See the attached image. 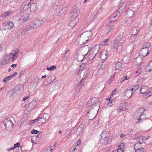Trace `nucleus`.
Wrapping results in <instances>:
<instances>
[{
	"mask_svg": "<svg viewBox=\"0 0 152 152\" xmlns=\"http://www.w3.org/2000/svg\"><path fill=\"white\" fill-rule=\"evenodd\" d=\"M78 8L77 7H74L72 11L69 15L70 20L69 24L70 27L74 26L78 21V19L77 18L78 15Z\"/></svg>",
	"mask_w": 152,
	"mask_h": 152,
	"instance_id": "f257e3e1",
	"label": "nucleus"
},
{
	"mask_svg": "<svg viewBox=\"0 0 152 152\" xmlns=\"http://www.w3.org/2000/svg\"><path fill=\"white\" fill-rule=\"evenodd\" d=\"M29 5V3L27 4L23 3L20 8V14L22 17L21 19L23 21H26L28 19Z\"/></svg>",
	"mask_w": 152,
	"mask_h": 152,
	"instance_id": "f03ea898",
	"label": "nucleus"
},
{
	"mask_svg": "<svg viewBox=\"0 0 152 152\" xmlns=\"http://www.w3.org/2000/svg\"><path fill=\"white\" fill-rule=\"evenodd\" d=\"M92 35V32L91 31L85 32L81 34L80 40L82 43H85L91 38Z\"/></svg>",
	"mask_w": 152,
	"mask_h": 152,
	"instance_id": "7ed1b4c3",
	"label": "nucleus"
},
{
	"mask_svg": "<svg viewBox=\"0 0 152 152\" xmlns=\"http://www.w3.org/2000/svg\"><path fill=\"white\" fill-rule=\"evenodd\" d=\"M91 105L88 107V110L94 109L93 111L95 112V113L98 110L99 107V102L98 99L95 98H93L91 101Z\"/></svg>",
	"mask_w": 152,
	"mask_h": 152,
	"instance_id": "20e7f679",
	"label": "nucleus"
},
{
	"mask_svg": "<svg viewBox=\"0 0 152 152\" xmlns=\"http://www.w3.org/2000/svg\"><path fill=\"white\" fill-rule=\"evenodd\" d=\"M101 141L102 143L104 144H106L108 143V139L109 136V134L108 132L104 131L101 134Z\"/></svg>",
	"mask_w": 152,
	"mask_h": 152,
	"instance_id": "39448f33",
	"label": "nucleus"
},
{
	"mask_svg": "<svg viewBox=\"0 0 152 152\" xmlns=\"http://www.w3.org/2000/svg\"><path fill=\"white\" fill-rule=\"evenodd\" d=\"M3 124L7 131L10 132L12 130L14 124L10 120H6L3 122Z\"/></svg>",
	"mask_w": 152,
	"mask_h": 152,
	"instance_id": "423d86ee",
	"label": "nucleus"
},
{
	"mask_svg": "<svg viewBox=\"0 0 152 152\" xmlns=\"http://www.w3.org/2000/svg\"><path fill=\"white\" fill-rule=\"evenodd\" d=\"M120 15V12L119 11H115L110 16V21L112 22L116 21Z\"/></svg>",
	"mask_w": 152,
	"mask_h": 152,
	"instance_id": "0eeeda50",
	"label": "nucleus"
},
{
	"mask_svg": "<svg viewBox=\"0 0 152 152\" xmlns=\"http://www.w3.org/2000/svg\"><path fill=\"white\" fill-rule=\"evenodd\" d=\"M145 110L143 107H141L137 111L134 112V118L136 119L140 117H142V114L145 111Z\"/></svg>",
	"mask_w": 152,
	"mask_h": 152,
	"instance_id": "6e6552de",
	"label": "nucleus"
},
{
	"mask_svg": "<svg viewBox=\"0 0 152 152\" xmlns=\"http://www.w3.org/2000/svg\"><path fill=\"white\" fill-rule=\"evenodd\" d=\"M19 52L20 50H19L17 49H15L12 51L11 53L9 54V55H12L11 58H12L13 61H14L18 58Z\"/></svg>",
	"mask_w": 152,
	"mask_h": 152,
	"instance_id": "1a4fd4ad",
	"label": "nucleus"
},
{
	"mask_svg": "<svg viewBox=\"0 0 152 152\" xmlns=\"http://www.w3.org/2000/svg\"><path fill=\"white\" fill-rule=\"evenodd\" d=\"M37 27L36 24H35L34 21L31 22L29 25H27L25 26L23 29L26 31H29L32 30L33 29Z\"/></svg>",
	"mask_w": 152,
	"mask_h": 152,
	"instance_id": "9d476101",
	"label": "nucleus"
},
{
	"mask_svg": "<svg viewBox=\"0 0 152 152\" xmlns=\"http://www.w3.org/2000/svg\"><path fill=\"white\" fill-rule=\"evenodd\" d=\"M3 24L5 28L8 29H11L14 26L13 23L10 20L5 21Z\"/></svg>",
	"mask_w": 152,
	"mask_h": 152,
	"instance_id": "9b49d317",
	"label": "nucleus"
},
{
	"mask_svg": "<svg viewBox=\"0 0 152 152\" xmlns=\"http://www.w3.org/2000/svg\"><path fill=\"white\" fill-rule=\"evenodd\" d=\"M11 56L10 57V56L8 54H5L4 55L1 59V64L2 65H4L8 63Z\"/></svg>",
	"mask_w": 152,
	"mask_h": 152,
	"instance_id": "f8f14e48",
	"label": "nucleus"
},
{
	"mask_svg": "<svg viewBox=\"0 0 152 152\" xmlns=\"http://www.w3.org/2000/svg\"><path fill=\"white\" fill-rule=\"evenodd\" d=\"M96 55L93 53H91L90 52L88 51L87 53L85 55V56L83 58H87L89 59V60H91L93 59L95 56Z\"/></svg>",
	"mask_w": 152,
	"mask_h": 152,
	"instance_id": "ddd939ff",
	"label": "nucleus"
},
{
	"mask_svg": "<svg viewBox=\"0 0 152 152\" xmlns=\"http://www.w3.org/2000/svg\"><path fill=\"white\" fill-rule=\"evenodd\" d=\"M99 45L96 44L92 47L89 51L91 53H93L94 54L96 55L99 49Z\"/></svg>",
	"mask_w": 152,
	"mask_h": 152,
	"instance_id": "4468645a",
	"label": "nucleus"
},
{
	"mask_svg": "<svg viewBox=\"0 0 152 152\" xmlns=\"http://www.w3.org/2000/svg\"><path fill=\"white\" fill-rule=\"evenodd\" d=\"M50 116L49 114L48 113H45L43 115H41V116L39 117V118H40V120L42 118H44L42 121V122L43 123H45L46 121L48 120Z\"/></svg>",
	"mask_w": 152,
	"mask_h": 152,
	"instance_id": "2eb2a0df",
	"label": "nucleus"
},
{
	"mask_svg": "<svg viewBox=\"0 0 152 152\" xmlns=\"http://www.w3.org/2000/svg\"><path fill=\"white\" fill-rule=\"evenodd\" d=\"M107 52L106 50H102V52L101 53L100 57L101 58L102 60H105L107 58Z\"/></svg>",
	"mask_w": 152,
	"mask_h": 152,
	"instance_id": "dca6fc26",
	"label": "nucleus"
},
{
	"mask_svg": "<svg viewBox=\"0 0 152 152\" xmlns=\"http://www.w3.org/2000/svg\"><path fill=\"white\" fill-rule=\"evenodd\" d=\"M34 22L37 27H39L43 24L44 22L42 19H37L35 20Z\"/></svg>",
	"mask_w": 152,
	"mask_h": 152,
	"instance_id": "f3484780",
	"label": "nucleus"
},
{
	"mask_svg": "<svg viewBox=\"0 0 152 152\" xmlns=\"http://www.w3.org/2000/svg\"><path fill=\"white\" fill-rule=\"evenodd\" d=\"M142 62V60L141 56H139L136 57L134 62L135 64V62L138 65H140Z\"/></svg>",
	"mask_w": 152,
	"mask_h": 152,
	"instance_id": "a211bd4d",
	"label": "nucleus"
},
{
	"mask_svg": "<svg viewBox=\"0 0 152 152\" xmlns=\"http://www.w3.org/2000/svg\"><path fill=\"white\" fill-rule=\"evenodd\" d=\"M145 47H143L142 49L144 50H147L148 51L147 52L146 55L144 56V57L146 56H147V55L148 54L149 52H148V48L151 45V44L150 43L148 42H146L145 43Z\"/></svg>",
	"mask_w": 152,
	"mask_h": 152,
	"instance_id": "6ab92c4d",
	"label": "nucleus"
},
{
	"mask_svg": "<svg viewBox=\"0 0 152 152\" xmlns=\"http://www.w3.org/2000/svg\"><path fill=\"white\" fill-rule=\"evenodd\" d=\"M145 70L146 72H152V61L147 65L145 67Z\"/></svg>",
	"mask_w": 152,
	"mask_h": 152,
	"instance_id": "aec40b11",
	"label": "nucleus"
},
{
	"mask_svg": "<svg viewBox=\"0 0 152 152\" xmlns=\"http://www.w3.org/2000/svg\"><path fill=\"white\" fill-rule=\"evenodd\" d=\"M133 91V88L131 89L127 90L125 92V94L127 97H130L132 94V91Z\"/></svg>",
	"mask_w": 152,
	"mask_h": 152,
	"instance_id": "412c9836",
	"label": "nucleus"
},
{
	"mask_svg": "<svg viewBox=\"0 0 152 152\" xmlns=\"http://www.w3.org/2000/svg\"><path fill=\"white\" fill-rule=\"evenodd\" d=\"M152 96V87L150 88H148L146 94L144 95V97L147 98Z\"/></svg>",
	"mask_w": 152,
	"mask_h": 152,
	"instance_id": "4be33fe9",
	"label": "nucleus"
},
{
	"mask_svg": "<svg viewBox=\"0 0 152 152\" xmlns=\"http://www.w3.org/2000/svg\"><path fill=\"white\" fill-rule=\"evenodd\" d=\"M125 148L124 144L123 143H121L118 146L116 151H118V152H124Z\"/></svg>",
	"mask_w": 152,
	"mask_h": 152,
	"instance_id": "5701e85b",
	"label": "nucleus"
},
{
	"mask_svg": "<svg viewBox=\"0 0 152 152\" xmlns=\"http://www.w3.org/2000/svg\"><path fill=\"white\" fill-rule=\"evenodd\" d=\"M30 9L31 12H34L37 10V5L35 3L31 4L30 6Z\"/></svg>",
	"mask_w": 152,
	"mask_h": 152,
	"instance_id": "b1692460",
	"label": "nucleus"
},
{
	"mask_svg": "<svg viewBox=\"0 0 152 152\" xmlns=\"http://www.w3.org/2000/svg\"><path fill=\"white\" fill-rule=\"evenodd\" d=\"M148 88L146 86H142L140 88V91L142 94H146Z\"/></svg>",
	"mask_w": 152,
	"mask_h": 152,
	"instance_id": "393cba45",
	"label": "nucleus"
},
{
	"mask_svg": "<svg viewBox=\"0 0 152 152\" xmlns=\"http://www.w3.org/2000/svg\"><path fill=\"white\" fill-rule=\"evenodd\" d=\"M83 125L81 124L80 125L79 127L78 128L76 131V134H80L82 133L83 130Z\"/></svg>",
	"mask_w": 152,
	"mask_h": 152,
	"instance_id": "a878e982",
	"label": "nucleus"
},
{
	"mask_svg": "<svg viewBox=\"0 0 152 152\" xmlns=\"http://www.w3.org/2000/svg\"><path fill=\"white\" fill-rule=\"evenodd\" d=\"M127 16L130 18L133 16V11L131 10H128L126 11Z\"/></svg>",
	"mask_w": 152,
	"mask_h": 152,
	"instance_id": "bb28decb",
	"label": "nucleus"
},
{
	"mask_svg": "<svg viewBox=\"0 0 152 152\" xmlns=\"http://www.w3.org/2000/svg\"><path fill=\"white\" fill-rule=\"evenodd\" d=\"M70 54L69 50H67L65 51V53L63 61L66 60V59L68 57Z\"/></svg>",
	"mask_w": 152,
	"mask_h": 152,
	"instance_id": "cd10ccee",
	"label": "nucleus"
},
{
	"mask_svg": "<svg viewBox=\"0 0 152 152\" xmlns=\"http://www.w3.org/2000/svg\"><path fill=\"white\" fill-rule=\"evenodd\" d=\"M122 37L123 36L121 34L118 35V36H117L115 39V42H120L121 41V39L122 38Z\"/></svg>",
	"mask_w": 152,
	"mask_h": 152,
	"instance_id": "c85d7f7f",
	"label": "nucleus"
},
{
	"mask_svg": "<svg viewBox=\"0 0 152 152\" xmlns=\"http://www.w3.org/2000/svg\"><path fill=\"white\" fill-rule=\"evenodd\" d=\"M129 61V58L125 56L123 58L122 62L123 63L127 64Z\"/></svg>",
	"mask_w": 152,
	"mask_h": 152,
	"instance_id": "c756f323",
	"label": "nucleus"
},
{
	"mask_svg": "<svg viewBox=\"0 0 152 152\" xmlns=\"http://www.w3.org/2000/svg\"><path fill=\"white\" fill-rule=\"evenodd\" d=\"M115 28L114 26L110 25L107 26V30H108V32L111 31L112 30Z\"/></svg>",
	"mask_w": 152,
	"mask_h": 152,
	"instance_id": "7c9ffc66",
	"label": "nucleus"
},
{
	"mask_svg": "<svg viewBox=\"0 0 152 152\" xmlns=\"http://www.w3.org/2000/svg\"><path fill=\"white\" fill-rule=\"evenodd\" d=\"M12 76L10 75L6 77L3 80V82L4 83H5L6 82L8 81L9 80H11L12 78Z\"/></svg>",
	"mask_w": 152,
	"mask_h": 152,
	"instance_id": "2f4dec72",
	"label": "nucleus"
},
{
	"mask_svg": "<svg viewBox=\"0 0 152 152\" xmlns=\"http://www.w3.org/2000/svg\"><path fill=\"white\" fill-rule=\"evenodd\" d=\"M123 48V47L122 45H118L116 48L117 51L120 53L122 50Z\"/></svg>",
	"mask_w": 152,
	"mask_h": 152,
	"instance_id": "473e14b6",
	"label": "nucleus"
},
{
	"mask_svg": "<svg viewBox=\"0 0 152 152\" xmlns=\"http://www.w3.org/2000/svg\"><path fill=\"white\" fill-rule=\"evenodd\" d=\"M109 39H107L104 40V41L102 42L99 45V46L100 45L102 46L106 45L107 44V43L108 42H109Z\"/></svg>",
	"mask_w": 152,
	"mask_h": 152,
	"instance_id": "72a5a7b5",
	"label": "nucleus"
},
{
	"mask_svg": "<svg viewBox=\"0 0 152 152\" xmlns=\"http://www.w3.org/2000/svg\"><path fill=\"white\" fill-rule=\"evenodd\" d=\"M96 13H93L91 14L90 15V16L89 17V19L90 20H92L94 19L95 17L96 16Z\"/></svg>",
	"mask_w": 152,
	"mask_h": 152,
	"instance_id": "f704fd0d",
	"label": "nucleus"
},
{
	"mask_svg": "<svg viewBox=\"0 0 152 152\" xmlns=\"http://www.w3.org/2000/svg\"><path fill=\"white\" fill-rule=\"evenodd\" d=\"M140 136L138 137L137 138H135V139H136L137 141V142L135 144V148H134L135 149H136L135 147H136L138 144H140V141L141 140V139H140Z\"/></svg>",
	"mask_w": 152,
	"mask_h": 152,
	"instance_id": "c9c22d12",
	"label": "nucleus"
},
{
	"mask_svg": "<svg viewBox=\"0 0 152 152\" xmlns=\"http://www.w3.org/2000/svg\"><path fill=\"white\" fill-rule=\"evenodd\" d=\"M140 139H141V140L140 141V144H141L142 143H144V141H145L148 138H146L145 137L143 136H140Z\"/></svg>",
	"mask_w": 152,
	"mask_h": 152,
	"instance_id": "e433bc0d",
	"label": "nucleus"
},
{
	"mask_svg": "<svg viewBox=\"0 0 152 152\" xmlns=\"http://www.w3.org/2000/svg\"><path fill=\"white\" fill-rule=\"evenodd\" d=\"M141 72V69H139L137 71H135V73L134 74V75L135 77H137L138 76Z\"/></svg>",
	"mask_w": 152,
	"mask_h": 152,
	"instance_id": "4c0bfd02",
	"label": "nucleus"
},
{
	"mask_svg": "<svg viewBox=\"0 0 152 152\" xmlns=\"http://www.w3.org/2000/svg\"><path fill=\"white\" fill-rule=\"evenodd\" d=\"M56 66H55L54 65H53L51 66L50 67H49L48 66H47V69L48 70H53L55 69L56 68Z\"/></svg>",
	"mask_w": 152,
	"mask_h": 152,
	"instance_id": "58836bf2",
	"label": "nucleus"
},
{
	"mask_svg": "<svg viewBox=\"0 0 152 152\" xmlns=\"http://www.w3.org/2000/svg\"><path fill=\"white\" fill-rule=\"evenodd\" d=\"M121 63L120 62H118L115 65V68L116 69H119L121 66Z\"/></svg>",
	"mask_w": 152,
	"mask_h": 152,
	"instance_id": "ea45409f",
	"label": "nucleus"
},
{
	"mask_svg": "<svg viewBox=\"0 0 152 152\" xmlns=\"http://www.w3.org/2000/svg\"><path fill=\"white\" fill-rule=\"evenodd\" d=\"M87 113L88 114H89V115H88L89 117L88 119L89 120H91L93 119L95 117V113L94 114V115H93L91 117H89V115L92 113V112L90 111V112H88Z\"/></svg>",
	"mask_w": 152,
	"mask_h": 152,
	"instance_id": "a19ab883",
	"label": "nucleus"
},
{
	"mask_svg": "<svg viewBox=\"0 0 152 152\" xmlns=\"http://www.w3.org/2000/svg\"><path fill=\"white\" fill-rule=\"evenodd\" d=\"M10 13V11H8L7 12H5L3 13V14L2 15V17L3 18H5L7 16H8L9 15Z\"/></svg>",
	"mask_w": 152,
	"mask_h": 152,
	"instance_id": "79ce46f5",
	"label": "nucleus"
},
{
	"mask_svg": "<svg viewBox=\"0 0 152 152\" xmlns=\"http://www.w3.org/2000/svg\"><path fill=\"white\" fill-rule=\"evenodd\" d=\"M144 148H139L137 149L135 152H144Z\"/></svg>",
	"mask_w": 152,
	"mask_h": 152,
	"instance_id": "37998d69",
	"label": "nucleus"
},
{
	"mask_svg": "<svg viewBox=\"0 0 152 152\" xmlns=\"http://www.w3.org/2000/svg\"><path fill=\"white\" fill-rule=\"evenodd\" d=\"M138 33V30L137 29V28L136 27H134V34L135 33V34H134V36L136 35Z\"/></svg>",
	"mask_w": 152,
	"mask_h": 152,
	"instance_id": "c03bdc74",
	"label": "nucleus"
},
{
	"mask_svg": "<svg viewBox=\"0 0 152 152\" xmlns=\"http://www.w3.org/2000/svg\"><path fill=\"white\" fill-rule=\"evenodd\" d=\"M123 108L121 106L119 107L116 109V110L118 112H120L122 111H123Z\"/></svg>",
	"mask_w": 152,
	"mask_h": 152,
	"instance_id": "a18cd8bd",
	"label": "nucleus"
},
{
	"mask_svg": "<svg viewBox=\"0 0 152 152\" xmlns=\"http://www.w3.org/2000/svg\"><path fill=\"white\" fill-rule=\"evenodd\" d=\"M40 118H37L35 119V120H32L30 122V124H34L35 122H36L39 120H40Z\"/></svg>",
	"mask_w": 152,
	"mask_h": 152,
	"instance_id": "49530a36",
	"label": "nucleus"
},
{
	"mask_svg": "<svg viewBox=\"0 0 152 152\" xmlns=\"http://www.w3.org/2000/svg\"><path fill=\"white\" fill-rule=\"evenodd\" d=\"M114 75H112L110 77L109 79L108 82L109 83H111L113 79H114Z\"/></svg>",
	"mask_w": 152,
	"mask_h": 152,
	"instance_id": "de8ad7c7",
	"label": "nucleus"
},
{
	"mask_svg": "<svg viewBox=\"0 0 152 152\" xmlns=\"http://www.w3.org/2000/svg\"><path fill=\"white\" fill-rule=\"evenodd\" d=\"M133 133V131L132 129H129L127 130V133L128 135H131Z\"/></svg>",
	"mask_w": 152,
	"mask_h": 152,
	"instance_id": "09e8293b",
	"label": "nucleus"
},
{
	"mask_svg": "<svg viewBox=\"0 0 152 152\" xmlns=\"http://www.w3.org/2000/svg\"><path fill=\"white\" fill-rule=\"evenodd\" d=\"M142 119V118L141 117H140L138 118L137 119V118H136V119H134L135 120V121L136 122V123L137 124Z\"/></svg>",
	"mask_w": 152,
	"mask_h": 152,
	"instance_id": "8fccbe9b",
	"label": "nucleus"
},
{
	"mask_svg": "<svg viewBox=\"0 0 152 152\" xmlns=\"http://www.w3.org/2000/svg\"><path fill=\"white\" fill-rule=\"evenodd\" d=\"M126 76H124L120 80V82L121 83H122L125 80H126Z\"/></svg>",
	"mask_w": 152,
	"mask_h": 152,
	"instance_id": "3c124183",
	"label": "nucleus"
},
{
	"mask_svg": "<svg viewBox=\"0 0 152 152\" xmlns=\"http://www.w3.org/2000/svg\"><path fill=\"white\" fill-rule=\"evenodd\" d=\"M20 146V144L19 142H18L16 143V144H15L14 147V149H15L16 147L18 148Z\"/></svg>",
	"mask_w": 152,
	"mask_h": 152,
	"instance_id": "603ef678",
	"label": "nucleus"
},
{
	"mask_svg": "<svg viewBox=\"0 0 152 152\" xmlns=\"http://www.w3.org/2000/svg\"><path fill=\"white\" fill-rule=\"evenodd\" d=\"M39 133V132L36 130L33 129L31 132V133L33 134H37Z\"/></svg>",
	"mask_w": 152,
	"mask_h": 152,
	"instance_id": "864d4df0",
	"label": "nucleus"
},
{
	"mask_svg": "<svg viewBox=\"0 0 152 152\" xmlns=\"http://www.w3.org/2000/svg\"><path fill=\"white\" fill-rule=\"evenodd\" d=\"M53 149V148H52L50 149H45L43 152H50Z\"/></svg>",
	"mask_w": 152,
	"mask_h": 152,
	"instance_id": "5fc2aeb1",
	"label": "nucleus"
},
{
	"mask_svg": "<svg viewBox=\"0 0 152 152\" xmlns=\"http://www.w3.org/2000/svg\"><path fill=\"white\" fill-rule=\"evenodd\" d=\"M83 80V78L80 81V85H81V87L84 84V82L82 81V80Z\"/></svg>",
	"mask_w": 152,
	"mask_h": 152,
	"instance_id": "6e6d98bb",
	"label": "nucleus"
},
{
	"mask_svg": "<svg viewBox=\"0 0 152 152\" xmlns=\"http://www.w3.org/2000/svg\"><path fill=\"white\" fill-rule=\"evenodd\" d=\"M139 86L138 85H137L136 86H134V90L135 91H136L139 88Z\"/></svg>",
	"mask_w": 152,
	"mask_h": 152,
	"instance_id": "4d7b16f0",
	"label": "nucleus"
},
{
	"mask_svg": "<svg viewBox=\"0 0 152 152\" xmlns=\"http://www.w3.org/2000/svg\"><path fill=\"white\" fill-rule=\"evenodd\" d=\"M81 140L80 139H79L77 142V146H79V145H80V144L81 143Z\"/></svg>",
	"mask_w": 152,
	"mask_h": 152,
	"instance_id": "13d9d810",
	"label": "nucleus"
},
{
	"mask_svg": "<svg viewBox=\"0 0 152 152\" xmlns=\"http://www.w3.org/2000/svg\"><path fill=\"white\" fill-rule=\"evenodd\" d=\"M112 105H113V104H112V103L110 102H108L107 104V106H108V107L109 106L110 107L112 106Z\"/></svg>",
	"mask_w": 152,
	"mask_h": 152,
	"instance_id": "bf43d9fd",
	"label": "nucleus"
},
{
	"mask_svg": "<svg viewBox=\"0 0 152 152\" xmlns=\"http://www.w3.org/2000/svg\"><path fill=\"white\" fill-rule=\"evenodd\" d=\"M114 0L116 3H117V4H119L121 1L122 0Z\"/></svg>",
	"mask_w": 152,
	"mask_h": 152,
	"instance_id": "052dcab7",
	"label": "nucleus"
},
{
	"mask_svg": "<svg viewBox=\"0 0 152 152\" xmlns=\"http://www.w3.org/2000/svg\"><path fill=\"white\" fill-rule=\"evenodd\" d=\"M120 136L121 138H123V137H126V135L123 134H120Z\"/></svg>",
	"mask_w": 152,
	"mask_h": 152,
	"instance_id": "680f3d73",
	"label": "nucleus"
},
{
	"mask_svg": "<svg viewBox=\"0 0 152 152\" xmlns=\"http://www.w3.org/2000/svg\"><path fill=\"white\" fill-rule=\"evenodd\" d=\"M17 72H15L14 73L13 75H11L12 76V77L13 78L14 77V76H15L16 75H17Z\"/></svg>",
	"mask_w": 152,
	"mask_h": 152,
	"instance_id": "e2e57ef3",
	"label": "nucleus"
},
{
	"mask_svg": "<svg viewBox=\"0 0 152 152\" xmlns=\"http://www.w3.org/2000/svg\"><path fill=\"white\" fill-rule=\"evenodd\" d=\"M17 66V64H12L11 65V66L13 68Z\"/></svg>",
	"mask_w": 152,
	"mask_h": 152,
	"instance_id": "0e129e2a",
	"label": "nucleus"
},
{
	"mask_svg": "<svg viewBox=\"0 0 152 152\" xmlns=\"http://www.w3.org/2000/svg\"><path fill=\"white\" fill-rule=\"evenodd\" d=\"M28 96H26V97H24V98L23 99V101H24L26 100V99H27H27H28Z\"/></svg>",
	"mask_w": 152,
	"mask_h": 152,
	"instance_id": "69168bd1",
	"label": "nucleus"
},
{
	"mask_svg": "<svg viewBox=\"0 0 152 152\" xmlns=\"http://www.w3.org/2000/svg\"><path fill=\"white\" fill-rule=\"evenodd\" d=\"M87 73H86V74H84L83 75V77H84V78H85L86 77H87Z\"/></svg>",
	"mask_w": 152,
	"mask_h": 152,
	"instance_id": "338daca9",
	"label": "nucleus"
},
{
	"mask_svg": "<svg viewBox=\"0 0 152 152\" xmlns=\"http://www.w3.org/2000/svg\"><path fill=\"white\" fill-rule=\"evenodd\" d=\"M24 74V73L23 72H21L20 74V76H22Z\"/></svg>",
	"mask_w": 152,
	"mask_h": 152,
	"instance_id": "774afa93",
	"label": "nucleus"
}]
</instances>
